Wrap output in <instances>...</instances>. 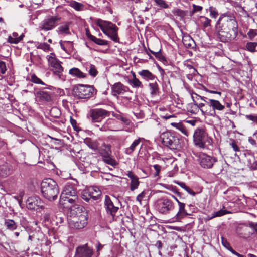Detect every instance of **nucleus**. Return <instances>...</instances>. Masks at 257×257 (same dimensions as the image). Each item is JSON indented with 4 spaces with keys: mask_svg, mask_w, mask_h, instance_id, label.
Instances as JSON below:
<instances>
[{
    "mask_svg": "<svg viewBox=\"0 0 257 257\" xmlns=\"http://www.w3.org/2000/svg\"><path fill=\"white\" fill-rule=\"evenodd\" d=\"M70 5L72 8L77 11H82L84 8L83 4L76 1L71 2Z\"/></svg>",
    "mask_w": 257,
    "mask_h": 257,
    "instance_id": "f704fd0d",
    "label": "nucleus"
},
{
    "mask_svg": "<svg viewBox=\"0 0 257 257\" xmlns=\"http://www.w3.org/2000/svg\"><path fill=\"white\" fill-rule=\"evenodd\" d=\"M113 116L116 117L117 119L120 120L124 124L126 125H128L130 123V120L125 117L121 116V115H119L117 113H115Z\"/></svg>",
    "mask_w": 257,
    "mask_h": 257,
    "instance_id": "8fccbe9b",
    "label": "nucleus"
},
{
    "mask_svg": "<svg viewBox=\"0 0 257 257\" xmlns=\"http://www.w3.org/2000/svg\"><path fill=\"white\" fill-rule=\"evenodd\" d=\"M107 113H88L87 117L92 122H100L107 116Z\"/></svg>",
    "mask_w": 257,
    "mask_h": 257,
    "instance_id": "aec40b11",
    "label": "nucleus"
},
{
    "mask_svg": "<svg viewBox=\"0 0 257 257\" xmlns=\"http://www.w3.org/2000/svg\"><path fill=\"white\" fill-rule=\"evenodd\" d=\"M47 59L49 65L52 67L55 63H57L59 61L56 57L54 53H51L49 55L47 56Z\"/></svg>",
    "mask_w": 257,
    "mask_h": 257,
    "instance_id": "473e14b6",
    "label": "nucleus"
},
{
    "mask_svg": "<svg viewBox=\"0 0 257 257\" xmlns=\"http://www.w3.org/2000/svg\"><path fill=\"white\" fill-rule=\"evenodd\" d=\"M160 139L164 146L171 149L178 150L181 148L179 139L170 132L166 131L161 133Z\"/></svg>",
    "mask_w": 257,
    "mask_h": 257,
    "instance_id": "423d86ee",
    "label": "nucleus"
},
{
    "mask_svg": "<svg viewBox=\"0 0 257 257\" xmlns=\"http://www.w3.org/2000/svg\"><path fill=\"white\" fill-rule=\"evenodd\" d=\"M93 251L87 244L78 246L76 249L75 257H91Z\"/></svg>",
    "mask_w": 257,
    "mask_h": 257,
    "instance_id": "ddd939ff",
    "label": "nucleus"
},
{
    "mask_svg": "<svg viewBox=\"0 0 257 257\" xmlns=\"http://www.w3.org/2000/svg\"><path fill=\"white\" fill-rule=\"evenodd\" d=\"M178 130L180 131L185 136H188V132L187 129L186 128V127L182 124V123H181V124L179 126Z\"/></svg>",
    "mask_w": 257,
    "mask_h": 257,
    "instance_id": "052dcab7",
    "label": "nucleus"
},
{
    "mask_svg": "<svg viewBox=\"0 0 257 257\" xmlns=\"http://www.w3.org/2000/svg\"><path fill=\"white\" fill-rule=\"evenodd\" d=\"M153 167L155 169L156 172L154 174V176H158L161 170V166L159 165L156 164L153 165Z\"/></svg>",
    "mask_w": 257,
    "mask_h": 257,
    "instance_id": "0e129e2a",
    "label": "nucleus"
},
{
    "mask_svg": "<svg viewBox=\"0 0 257 257\" xmlns=\"http://www.w3.org/2000/svg\"><path fill=\"white\" fill-rule=\"evenodd\" d=\"M185 204L184 203L179 202V211L175 216V218L177 220H179L189 215L185 209Z\"/></svg>",
    "mask_w": 257,
    "mask_h": 257,
    "instance_id": "412c9836",
    "label": "nucleus"
},
{
    "mask_svg": "<svg viewBox=\"0 0 257 257\" xmlns=\"http://www.w3.org/2000/svg\"><path fill=\"white\" fill-rule=\"evenodd\" d=\"M31 81L32 82L36 84H41L43 85L44 84V83L35 75H33L31 76Z\"/></svg>",
    "mask_w": 257,
    "mask_h": 257,
    "instance_id": "13d9d810",
    "label": "nucleus"
},
{
    "mask_svg": "<svg viewBox=\"0 0 257 257\" xmlns=\"http://www.w3.org/2000/svg\"><path fill=\"white\" fill-rule=\"evenodd\" d=\"M21 40H22V38H21V37H14L13 36H10L8 37V42L9 43H13V44H17Z\"/></svg>",
    "mask_w": 257,
    "mask_h": 257,
    "instance_id": "3c124183",
    "label": "nucleus"
},
{
    "mask_svg": "<svg viewBox=\"0 0 257 257\" xmlns=\"http://www.w3.org/2000/svg\"><path fill=\"white\" fill-rule=\"evenodd\" d=\"M255 154H248V156L251 158H249L248 160V166L252 170H255L257 169V160L255 161Z\"/></svg>",
    "mask_w": 257,
    "mask_h": 257,
    "instance_id": "bb28decb",
    "label": "nucleus"
},
{
    "mask_svg": "<svg viewBox=\"0 0 257 257\" xmlns=\"http://www.w3.org/2000/svg\"><path fill=\"white\" fill-rule=\"evenodd\" d=\"M211 21L210 19L204 16H201L198 18V22L204 29L211 26Z\"/></svg>",
    "mask_w": 257,
    "mask_h": 257,
    "instance_id": "5701e85b",
    "label": "nucleus"
},
{
    "mask_svg": "<svg viewBox=\"0 0 257 257\" xmlns=\"http://www.w3.org/2000/svg\"><path fill=\"white\" fill-rule=\"evenodd\" d=\"M103 158L109 157L111 154V150L109 146H105V149L101 152Z\"/></svg>",
    "mask_w": 257,
    "mask_h": 257,
    "instance_id": "de8ad7c7",
    "label": "nucleus"
},
{
    "mask_svg": "<svg viewBox=\"0 0 257 257\" xmlns=\"http://www.w3.org/2000/svg\"><path fill=\"white\" fill-rule=\"evenodd\" d=\"M4 225L7 229L12 231L15 230L17 227V223L11 219L5 220Z\"/></svg>",
    "mask_w": 257,
    "mask_h": 257,
    "instance_id": "c85d7f7f",
    "label": "nucleus"
},
{
    "mask_svg": "<svg viewBox=\"0 0 257 257\" xmlns=\"http://www.w3.org/2000/svg\"><path fill=\"white\" fill-rule=\"evenodd\" d=\"M154 55L157 58L159 59V60L161 61L164 64H167V61L166 60V59L165 57V56L163 55L161 53V49H160L159 51L156 52L155 53H154Z\"/></svg>",
    "mask_w": 257,
    "mask_h": 257,
    "instance_id": "58836bf2",
    "label": "nucleus"
},
{
    "mask_svg": "<svg viewBox=\"0 0 257 257\" xmlns=\"http://www.w3.org/2000/svg\"><path fill=\"white\" fill-rule=\"evenodd\" d=\"M51 67L53 68V71L54 73L59 74L63 71V68L61 65V62L58 61L57 63H55Z\"/></svg>",
    "mask_w": 257,
    "mask_h": 257,
    "instance_id": "72a5a7b5",
    "label": "nucleus"
},
{
    "mask_svg": "<svg viewBox=\"0 0 257 257\" xmlns=\"http://www.w3.org/2000/svg\"><path fill=\"white\" fill-rule=\"evenodd\" d=\"M103 161L107 164L111 165L112 166H114L116 165V163L115 160L111 158L110 156L103 158Z\"/></svg>",
    "mask_w": 257,
    "mask_h": 257,
    "instance_id": "5fc2aeb1",
    "label": "nucleus"
},
{
    "mask_svg": "<svg viewBox=\"0 0 257 257\" xmlns=\"http://www.w3.org/2000/svg\"><path fill=\"white\" fill-rule=\"evenodd\" d=\"M68 222L71 228L81 229L88 224V215L85 208L82 206H75L68 213Z\"/></svg>",
    "mask_w": 257,
    "mask_h": 257,
    "instance_id": "f03ea898",
    "label": "nucleus"
},
{
    "mask_svg": "<svg viewBox=\"0 0 257 257\" xmlns=\"http://www.w3.org/2000/svg\"><path fill=\"white\" fill-rule=\"evenodd\" d=\"M69 74L73 76H76L80 78L85 77V74L77 68L74 67L70 69Z\"/></svg>",
    "mask_w": 257,
    "mask_h": 257,
    "instance_id": "cd10ccee",
    "label": "nucleus"
},
{
    "mask_svg": "<svg viewBox=\"0 0 257 257\" xmlns=\"http://www.w3.org/2000/svg\"><path fill=\"white\" fill-rule=\"evenodd\" d=\"M257 46V42H247L246 45V49L251 52L255 51V48Z\"/></svg>",
    "mask_w": 257,
    "mask_h": 257,
    "instance_id": "a19ab883",
    "label": "nucleus"
},
{
    "mask_svg": "<svg viewBox=\"0 0 257 257\" xmlns=\"http://www.w3.org/2000/svg\"><path fill=\"white\" fill-rule=\"evenodd\" d=\"M129 83L133 87H143L142 82L136 77L135 73L133 74V78L129 80Z\"/></svg>",
    "mask_w": 257,
    "mask_h": 257,
    "instance_id": "7c9ffc66",
    "label": "nucleus"
},
{
    "mask_svg": "<svg viewBox=\"0 0 257 257\" xmlns=\"http://www.w3.org/2000/svg\"><path fill=\"white\" fill-rule=\"evenodd\" d=\"M7 68L6 64L4 61H0V72L2 74L5 73Z\"/></svg>",
    "mask_w": 257,
    "mask_h": 257,
    "instance_id": "e2e57ef3",
    "label": "nucleus"
},
{
    "mask_svg": "<svg viewBox=\"0 0 257 257\" xmlns=\"http://www.w3.org/2000/svg\"><path fill=\"white\" fill-rule=\"evenodd\" d=\"M247 36L250 40H253V39L257 36V30L253 29H249L247 32Z\"/></svg>",
    "mask_w": 257,
    "mask_h": 257,
    "instance_id": "603ef678",
    "label": "nucleus"
},
{
    "mask_svg": "<svg viewBox=\"0 0 257 257\" xmlns=\"http://www.w3.org/2000/svg\"><path fill=\"white\" fill-rule=\"evenodd\" d=\"M146 193L145 191L142 192L136 197V200L138 201L140 205L142 204V200L144 198Z\"/></svg>",
    "mask_w": 257,
    "mask_h": 257,
    "instance_id": "680f3d73",
    "label": "nucleus"
},
{
    "mask_svg": "<svg viewBox=\"0 0 257 257\" xmlns=\"http://www.w3.org/2000/svg\"><path fill=\"white\" fill-rule=\"evenodd\" d=\"M82 198L85 200L86 202H89L90 200L91 199V198H90V195L88 193V192L87 190H84L82 194Z\"/></svg>",
    "mask_w": 257,
    "mask_h": 257,
    "instance_id": "4d7b16f0",
    "label": "nucleus"
},
{
    "mask_svg": "<svg viewBox=\"0 0 257 257\" xmlns=\"http://www.w3.org/2000/svg\"><path fill=\"white\" fill-rule=\"evenodd\" d=\"M70 122H71V125H72L73 127L74 128V129L75 130V131H77V126L76 125L77 124V122L74 119L72 116H70Z\"/></svg>",
    "mask_w": 257,
    "mask_h": 257,
    "instance_id": "338daca9",
    "label": "nucleus"
},
{
    "mask_svg": "<svg viewBox=\"0 0 257 257\" xmlns=\"http://www.w3.org/2000/svg\"><path fill=\"white\" fill-rule=\"evenodd\" d=\"M230 145L234 151L237 152L240 151L239 147L234 140L232 141Z\"/></svg>",
    "mask_w": 257,
    "mask_h": 257,
    "instance_id": "774afa93",
    "label": "nucleus"
},
{
    "mask_svg": "<svg viewBox=\"0 0 257 257\" xmlns=\"http://www.w3.org/2000/svg\"><path fill=\"white\" fill-rule=\"evenodd\" d=\"M246 226L249 227L252 230V235L255 234L257 235V223L249 222Z\"/></svg>",
    "mask_w": 257,
    "mask_h": 257,
    "instance_id": "a18cd8bd",
    "label": "nucleus"
},
{
    "mask_svg": "<svg viewBox=\"0 0 257 257\" xmlns=\"http://www.w3.org/2000/svg\"><path fill=\"white\" fill-rule=\"evenodd\" d=\"M61 18L58 16L48 15L39 23L38 29L48 31L54 29L60 22Z\"/></svg>",
    "mask_w": 257,
    "mask_h": 257,
    "instance_id": "0eeeda50",
    "label": "nucleus"
},
{
    "mask_svg": "<svg viewBox=\"0 0 257 257\" xmlns=\"http://www.w3.org/2000/svg\"><path fill=\"white\" fill-rule=\"evenodd\" d=\"M13 172L12 166L7 163H5L0 165V176L7 177L12 174Z\"/></svg>",
    "mask_w": 257,
    "mask_h": 257,
    "instance_id": "f3484780",
    "label": "nucleus"
},
{
    "mask_svg": "<svg viewBox=\"0 0 257 257\" xmlns=\"http://www.w3.org/2000/svg\"><path fill=\"white\" fill-rule=\"evenodd\" d=\"M58 33L61 34L68 35L70 34L69 24L68 23H65L60 26L58 30Z\"/></svg>",
    "mask_w": 257,
    "mask_h": 257,
    "instance_id": "a878e982",
    "label": "nucleus"
},
{
    "mask_svg": "<svg viewBox=\"0 0 257 257\" xmlns=\"http://www.w3.org/2000/svg\"><path fill=\"white\" fill-rule=\"evenodd\" d=\"M199 161L200 165L204 168H211L217 161L216 158L209 156L205 153L200 154Z\"/></svg>",
    "mask_w": 257,
    "mask_h": 257,
    "instance_id": "9b49d317",
    "label": "nucleus"
},
{
    "mask_svg": "<svg viewBox=\"0 0 257 257\" xmlns=\"http://www.w3.org/2000/svg\"><path fill=\"white\" fill-rule=\"evenodd\" d=\"M139 74L143 77L144 78L154 80L155 79V76L151 72L148 70H143L138 72Z\"/></svg>",
    "mask_w": 257,
    "mask_h": 257,
    "instance_id": "393cba45",
    "label": "nucleus"
},
{
    "mask_svg": "<svg viewBox=\"0 0 257 257\" xmlns=\"http://www.w3.org/2000/svg\"><path fill=\"white\" fill-rule=\"evenodd\" d=\"M209 101L210 102L209 106L212 107L213 110L216 109L218 111H221L224 108V106L222 105L218 100L210 99H209Z\"/></svg>",
    "mask_w": 257,
    "mask_h": 257,
    "instance_id": "b1692460",
    "label": "nucleus"
},
{
    "mask_svg": "<svg viewBox=\"0 0 257 257\" xmlns=\"http://www.w3.org/2000/svg\"><path fill=\"white\" fill-rule=\"evenodd\" d=\"M131 180L130 189L132 191H134L138 187L140 182L138 180V178L137 176L134 178H132Z\"/></svg>",
    "mask_w": 257,
    "mask_h": 257,
    "instance_id": "e433bc0d",
    "label": "nucleus"
},
{
    "mask_svg": "<svg viewBox=\"0 0 257 257\" xmlns=\"http://www.w3.org/2000/svg\"><path fill=\"white\" fill-rule=\"evenodd\" d=\"M199 119L196 118H191L189 119H186L184 120V121L186 123L190 124L192 126H194L197 122V121H198Z\"/></svg>",
    "mask_w": 257,
    "mask_h": 257,
    "instance_id": "bf43d9fd",
    "label": "nucleus"
},
{
    "mask_svg": "<svg viewBox=\"0 0 257 257\" xmlns=\"http://www.w3.org/2000/svg\"><path fill=\"white\" fill-rule=\"evenodd\" d=\"M192 98L193 100L195 102L194 99L196 98L197 100L199 99V98L201 99L202 100L205 101L207 104H208L209 105L210 102L209 101V100L208 101H206V98L205 97H202L198 94L194 93V94H192L191 95Z\"/></svg>",
    "mask_w": 257,
    "mask_h": 257,
    "instance_id": "6e6d98bb",
    "label": "nucleus"
},
{
    "mask_svg": "<svg viewBox=\"0 0 257 257\" xmlns=\"http://www.w3.org/2000/svg\"><path fill=\"white\" fill-rule=\"evenodd\" d=\"M221 242L222 245L226 248H228L230 247L229 243L228 242L227 240L223 236H221Z\"/></svg>",
    "mask_w": 257,
    "mask_h": 257,
    "instance_id": "69168bd1",
    "label": "nucleus"
},
{
    "mask_svg": "<svg viewBox=\"0 0 257 257\" xmlns=\"http://www.w3.org/2000/svg\"><path fill=\"white\" fill-rule=\"evenodd\" d=\"M78 197L76 190L71 185L65 186L60 197Z\"/></svg>",
    "mask_w": 257,
    "mask_h": 257,
    "instance_id": "a211bd4d",
    "label": "nucleus"
},
{
    "mask_svg": "<svg viewBox=\"0 0 257 257\" xmlns=\"http://www.w3.org/2000/svg\"><path fill=\"white\" fill-rule=\"evenodd\" d=\"M86 35L90 40L97 45L102 46L108 45V42L107 41L100 38H97L88 32H86Z\"/></svg>",
    "mask_w": 257,
    "mask_h": 257,
    "instance_id": "4be33fe9",
    "label": "nucleus"
},
{
    "mask_svg": "<svg viewBox=\"0 0 257 257\" xmlns=\"http://www.w3.org/2000/svg\"><path fill=\"white\" fill-rule=\"evenodd\" d=\"M41 190L43 197L50 201L56 200L59 193L56 182L51 178H47L42 181Z\"/></svg>",
    "mask_w": 257,
    "mask_h": 257,
    "instance_id": "7ed1b4c3",
    "label": "nucleus"
},
{
    "mask_svg": "<svg viewBox=\"0 0 257 257\" xmlns=\"http://www.w3.org/2000/svg\"><path fill=\"white\" fill-rule=\"evenodd\" d=\"M54 88L50 86L37 91L35 93L36 100L44 103L51 102L54 95Z\"/></svg>",
    "mask_w": 257,
    "mask_h": 257,
    "instance_id": "6e6552de",
    "label": "nucleus"
},
{
    "mask_svg": "<svg viewBox=\"0 0 257 257\" xmlns=\"http://www.w3.org/2000/svg\"><path fill=\"white\" fill-rule=\"evenodd\" d=\"M86 144L93 150H96L98 147L97 143L96 141H93L90 139H87L85 141Z\"/></svg>",
    "mask_w": 257,
    "mask_h": 257,
    "instance_id": "c9c22d12",
    "label": "nucleus"
},
{
    "mask_svg": "<svg viewBox=\"0 0 257 257\" xmlns=\"http://www.w3.org/2000/svg\"><path fill=\"white\" fill-rule=\"evenodd\" d=\"M156 207L158 211L163 214H167L174 209L173 202L167 198H162L156 202Z\"/></svg>",
    "mask_w": 257,
    "mask_h": 257,
    "instance_id": "1a4fd4ad",
    "label": "nucleus"
},
{
    "mask_svg": "<svg viewBox=\"0 0 257 257\" xmlns=\"http://www.w3.org/2000/svg\"><path fill=\"white\" fill-rule=\"evenodd\" d=\"M95 90L92 85L78 84L74 87L72 93L77 98L88 99L94 95Z\"/></svg>",
    "mask_w": 257,
    "mask_h": 257,
    "instance_id": "39448f33",
    "label": "nucleus"
},
{
    "mask_svg": "<svg viewBox=\"0 0 257 257\" xmlns=\"http://www.w3.org/2000/svg\"><path fill=\"white\" fill-rule=\"evenodd\" d=\"M183 42L185 46L187 47H190L192 46V43L194 42L193 40L189 36H186L183 39Z\"/></svg>",
    "mask_w": 257,
    "mask_h": 257,
    "instance_id": "c03bdc74",
    "label": "nucleus"
},
{
    "mask_svg": "<svg viewBox=\"0 0 257 257\" xmlns=\"http://www.w3.org/2000/svg\"><path fill=\"white\" fill-rule=\"evenodd\" d=\"M88 72L89 74L93 77H95L98 74V71L95 66L93 65H90L89 66Z\"/></svg>",
    "mask_w": 257,
    "mask_h": 257,
    "instance_id": "49530a36",
    "label": "nucleus"
},
{
    "mask_svg": "<svg viewBox=\"0 0 257 257\" xmlns=\"http://www.w3.org/2000/svg\"><path fill=\"white\" fill-rule=\"evenodd\" d=\"M209 11L210 13V16L211 17L213 18H216L217 17L218 15V13L217 11V10L213 7H210L209 8Z\"/></svg>",
    "mask_w": 257,
    "mask_h": 257,
    "instance_id": "09e8293b",
    "label": "nucleus"
},
{
    "mask_svg": "<svg viewBox=\"0 0 257 257\" xmlns=\"http://www.w3.org/2000/svg\"><path fill=\"white\" fill-rule=\"evenodd\" d=\"M60 202L64 208L69 209V212L74 208L75 206H80L78 204V197H60Z\"/></svg>",
    "mask_w": 257,
    "mask_h": 257,
    "instance_id": "f8f14e48",
    "label": "nucleus"
},
{
    "mask_svg": "<svg viewBox=\"0 0 257 257\" xmlns=\"http://www.w3.org/2000/svg\"><path fill=\"white\" fill-rule=\"evenodd\" d=\"M96 24L101 29L102 31L114 42H118V27L111 22L104 21L100 19L96 20Z\"/></svg>",
    "mask_w": 257,
    "mask_h": 257,
    "instance_id": "20e7f679",
    "label": "nucleus"
},
{
    "mask_svg": "<svg viewBox=\"0 0 257 257\" xmlns=\"http://www.w3.org/2000/svg\"><path fill=\"white\" fill-rule=\"evenodd\" d=\"M64 43L66 47V52L70 54L73 50V42L71 41H64Z\"/></svg>",
    "mask_w": 257,
    "mask_h": 257,
    "instance_id": "4c0bfd02",
    "label": "nucleus"
},
{
    "mask_svg": "<svg viewBox=\"0 0 257 257\" xmlns=\"http://www.w3.org/2000/svg\"><path fill=\"white\" fill-rule=\"evenodd\" d=\"M155 5L159 7L160 9H168L171 5L165 0H154Z\"/></svg>",
    "mask_w": 257,
    "mask_h": 257,
    "instance_id": "c756f323",
    "label": "nucleus"
},
{
    "mask_svg": "<svg viewBox=\"0 0 257 257\" xmlns=\"http://www.w3.org/2000/svg\"><path fill=\"white\" fill-rule=\"evenodd\" d=\"M140 143V139L135 140L131 144L130 147L126 149L125 153L127 154H131L135 150V148Z\"/></svg>",
    "mask_w": 257,
    "mask_h": 257,
    "instance_id": "2f4dec72",
    "label": "nucleus"
},
{
    "mask_svg": "<svg viewBox=\"0 0 257 257\" xmlns=\"http://www.w3.org/2000/svg\"><path fill=\"white\" fill-rule=\"evenodd\" d=\"M104 206L107 213L113 218L118 210V207L114 206L113 202L107 195L105 196Z\"/></svg>",
    "mask_w": 257,
    "mask_h": 257,
    "instance_id": "4468645a",
    "label": "nucleus"
},
{
    "mask_svg": "<svg viewBox=\"0 0 257 257\" xmlns=\"http://www.w3.org/2000/svg\"><path fill=\"white\" fill-rule=\"evenodd\" d=\"M151 94L155 95L158 93V85L157 83H152L149 84Z\"/></svg>",
    "mask_w": 257,
    "mask_h": 257,
    "instance_id": "ea45409f",
    "label": "nucleus"
},
{
    "mask_svg": "<svg viewBox=\"0 0 257 257\" xmlns=\"http://www.w3.org/2000/svg\"><path fill=\"white\" fill-rule=\"evenodd\" d=\"M228 213H230V212L222 209L212 214V216L211 217V219L216 217H220Z\"/></svg>",
    "mask_w": 257,
    "mask_h": 257,
    "instance_id": "79ce46f5",
    "label": "nucleus"
},
{
    "mask_svg": "<svg viewBox=\"0 0 257 257\" xmlns=\"http://www.w3.org/2000/svg\"><path fill=\"white\" fill-rule=\"evenodd\" d=\"M206 133L203 128H197L193 135V141L195 146L201 148L205 146Z\"/></svg>",
    "mask_w": 257,
    "mask_h": 257,
    "instance_id": "9d476101",
    "label": "nucleus"
},
{
    "mask_svg": "<svg viewBox=\"0 0 257 257\" xmlns=\"http://www.w3.org/2000/svg\"><path fill=\"white\" fill-rule=\"evenodd\" d=\"M41 200L37 196L29 197L26 201L27 207L30 210H34L36 207L41 206Z\"/></svg>",
    "mask_w": 257,
    "mask_h": 257,
    "instance_id": "dca6fc26",
    "label": "nucleus"
},
{
    "mask_svg": "<svg viewBox=\"0 0 257 257\" xmlns=\"http://www.w3.org/2000/svg\"><path fill=\"white\" fill-rule=\"evenodd\" d=\"M87 191L90 195V198L93 200L98 199L101 195V191L97 187H90L87 189Z\"/></svg>",
    "mask_w": 257,
    "mask_h": 257,
    "instance_id": "6ab92c4d",
    "label": "nucleus"
},
{
    "mask_svg": "<svg viewBox=\"0 0 257 257\" xmlns=\"http://www.w3.org/2000/svg\"><path fill=\"white\" fill-rule=\"evenodd\" d=\"M37 48L42 49L45 51H47L49 50L50 46L46 43H41L38 44Z\"/></svg>",
    "mask_w": 257,
    "mask_h": 257,
    "instance_id": "864d4df0",
    "label": "nucleus"
},
{
    "mask_svg": "<svg viewBox=\"0 0 257 257\" xmlns=\"http://www.w3.org/2000/svg\"><path fill=\"white\" fill-rule=\"evenodd\" d=\"M217 38L224 43L235 40L238 34V24L233 13L220 14L215 25Z\"/></svg>",
    "mask_w": 257,
    "mask_h": 257,
    "instance_id": "f257e3e1",
    "label": "nucleus"
},
{
    "mask_svg": "<svg viewBox=\"0 0 257 257\" xmlns=\"http://www.w3.org/2000/svg\"><path fill=\"white\" fill-rule=\"evenodd\" d=\"M112 93L114 96L124 94L129 91V88L120 82L115 83L111 87Z\"/></svg>",
    "mask_w": 257,
    "mask_h": 257,
    "instance_id": "2eb2a0df",
    "label": "nucleus"
},
{
    "mask_svg": "<svg viewBox=\"0 0 257 257\" xmlns=\"http://www.w3.org/2000/svg\"><path fill=\"white\" fill-rule=\"evenodd\" d=\"M177 184H178L182 188L184 189L189 194L193 196L195 195V193L189 187L187 186L184 183L178 182H177Z\"/></svg>",
    "mask_w": 257,
    "mask_h": 257,
    "instance_id": "37998d69",
    "label": "nucleus"
}]
</instances>
